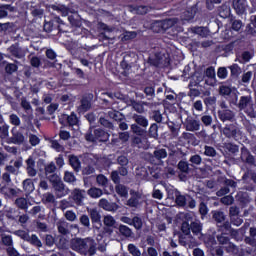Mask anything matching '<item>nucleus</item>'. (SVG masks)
Here are the masks:
<instances>
[{"mask_svg": "<svg viewBox=\"0 0 256 256\" xmlns=\"http://www.w3.org/2000/svg\"><path fill=\"white\" fill-rule=\"evenodd\" d=\"M222 133L227 139H235V141H237V137H239V129L234 124H227L223 128Z\"/></svg>", "mask_w": 256, "mask_h": 256, "instance_id": "nucleus-7", "label": "nucleus"}, {"mask_svg": "<svg viewBox=\"0 0 256 256\" xmlns=\"http://www.w3.org/2000/svg\"><path fill=\"white\" fill-rule=\"evenodd\" d=\"M216 104L217 98L215 96H209L204 98V105L206 106V109H213Z\"/></svg>", "mask_w": 256, "mask_h": 256, "instance_id": "nucleus-39", "label": "nucleus"}, {"mask_svg": "<svg viewBox=\"0 0 256 256\" xmlns=\"http://www.w3.org/2000/svg\"><path fill=\"white\" fill-rule=\"evenodd\" d=\"M198 11H199V7L197 6V4H194L193 6L188 8L184 12V19H185V21H193V19H195V15H197Z\"/></svg>", "mask_w": 256, "mask_h": 256, "instance_id": "nucleus-18", "label": "nucleus"}, {"mask_svg": "<svg viewBox=\"0 0 256 256\" xmlns=\"http://www.w3.org/2000/svg\"><path fill=\"white\" fill-rule=\"evenodd\" d=\"M96 181L98 183V185H102V187H104V189H107V187H109L110 191H113V185H109V180L106 178L105 175L100 174L96 177Z\"/></svg>", "mask_w": 256, "mask_h": 256, "instance_id": "nucleus-30", "label": "nucleus"}, {"mask_svg": "<svg viewBox=\"0 0 256 256\" xmlns=\"http://www.w3.org/2000/svg\"><path fill=\"white\" fill-rule=\"evenodd\" d=\"M165 24L163 22H156L153 24L152 28L155 33H161V31H165Z\"/></svg>", "mask_w": 256, "mask_h": 256, "instance_id": "nucleus-60", "label": "nucleus"}, {"mask_svg": "<svg viewBox=\"0 0 256 256\" xmlns=\"http://www.w3.org/2000/svg\"><path fill=\"white\" fill-rule=\"evenodd\" d=\"M119 233L123 237H131L133 235V231L131 230V228H129L128 226H125L123 224H121L119 226Z\"/></svg>", "mask_w": 256, "mask_h": 256, "instance_id": "nucleus-42", "label": "nucleus"}, {"mask_svg": "<svg viewBox=\"0 0 256 256\" xmlns=\"http://www.w3.org/2000/svg\"><path fill=\"white\" fill-rule=\"evenodd\" d=\"M29 143L32 145V147H37L39 143H41V139L38 138L37 135L35 134H30L29 135Z\"/></svg>", "mask_w": 256, "mask_h": 256, "instance_id": "nucleus-58", "label": "nucleus"}, {"mask_svg": "<svg viewBox=\"0 0 256 256\" xmlns=\"http://www.w3.org/2000/svg\"><path fill=\"white\" fill-rule=\"evenodd\" d=\"M9 121L11 125H14L15 127H19V125H21V119L19 116H17V114H11L9 116Z\"/></svg>", "mask_w": 256, "mask_h": 256, "instance_id": "nucleus-55", "label": "nucleus"}, {"mask_svg": "<svg viewBox=\"0 0 256 256\" xmlns=\"http://www.w3.org/2000/svg\"><path fill=\"white\" fill-rule=\"evenodd\" d=\"M212 214V219L215 221L218 229L219 227L223 226V223H227V215H225V212L221 210H213L211 212Z\"/></svg>", "mask_w": 256, "mask_h": 256, "instance_id": "nucleus-10", "label": "nucleus"}, {"mask_svg": "<svg viewBox=\"0 0 256 256\" xmlns=\"http://www.w3.org/2000/svg\"><path fill=\"white\" fill-rule=\"evenodd\" d=\"M95 173V167L92 165H87L82 169V175H93Z\"/></svg>", "mask_w": 256, "mask_h": 256, "instance_id": "nucleus-64", "label": "nucleus"}, {"mask_svg": "<svg viewBox=\"0 0 256 256\" xmlns=\"http://www.w3.org/2000/svg\"><path fill=\"white\" fill-rule=\"evenodd\" d=\"M128 251L131 256H140L141 255V250L135 244H129L128 245Z\"/></svg>", "mask_w": 256, "mask_h": 256, "instance_id": "nucleus-51", "label": "nucleus"}, {"mask_svg": "<svg viewBox=\"0 0 256 256\" xmlns=\"http://www.w3.org/2000/svg\"><path fill=\"white\" fill-rule=\"evenodd\" d=\"M132 225L137 230L142 229V227H143V220L141 219V217L134 216L132 218Z\"/></svg>", "mask_w": 256, "mask_h": 256, "instance_id": "nucleus-49", "label": "nucleus"}, {"mask_svg": "<svg viewBox=\"0 0 256 256\" xmlns=\"http://www.w3.org/2000/svg\"><path fill=\"white\" fill-rule=\"evenodd\" d=\"M3 65H6L4 69L7 75H13V73H17L19 69V66H17V64L15 63H9L7 61H3Z\"/></svg>", "mask_w": 256, "mask_h": 256, "instance_id": "nucleus-31", "label": "nucleus"}, {"mask_svg": "<svg viewBox=\"0 0 256 256\" xmlns=\"http://www.w3.org/2000/svg\"><path fill=\"white\" fill-rule=\"evenodd\" d=\"M218 14L222 19L231 17V7H229L227 4H222L220 7H218Z\"/></svg>", "mask_w": 256, "mask_h": 256, "instance_id": "nucleus-23", "label": "nucleus"}, {"mask_svg": "<svg viewBox=\"0 0 256 256\" xmlns=\"http://www.w3.org/2000/svg\"><path fill=\"white\" fill-rule=\"evenodd\" d=\"M93 102V94H84L80 99V105L78 106V113H87L91 109V103Z\"/></svg>", "mask_w": 256, "mask_h": 256, "instance_id": "nucleus-5", "label": "nucleus"}, {"mask_svg": "<svg viewBox=\"0 0 256 256\" xmlns=\"http://www.w3.org/2000/svg\"><path fill=\"white\" fill-rule=\"evenodd\" d=\"M65 28H67V24H65L59 16H55L49 22L44 23V31L46 33H53V31H56L53 35H56L57 37H61L62 33L67 32Z\"/></svg>", "mask_w": 256, "mask_h": 256, "instance_id": "nucleus-1", "label": "nucleus"}, {"mask_svg": "<svg viewBox=\"0 0 256 256\" xmlns=\"http://www.w3.org/2000/svg\"><path fill=\"white\" fill-rule=\"evenodd\" d=\"M28 243H31L33 247H43V243L41 242L37 234H32L31 236H29Z\"/></svg>", "mask_w": 256, "mask_h": 256, "instance_id": "nucleus-38", "label": "nucleus"}, {"mask_svg": "<svg viewBox=\"0 0 256 256\" xmlns=\"http://www.w3.org/2000/svg\"><path fill=\"white\" fill-rule=\"evenodd\" d=\"M204 155L206 157H217V150L213 146H204Z\"/></svg>", "mask_w": 256, "mask_h": 256, "instance_id": "nucleus-45", "label": "nucleus"}, {"mask_svg": "<svg viewBox=\"0 0 256 256\" xmlns=\"http://www.w3.org/2000/svg\"><path fill=\"white\" fill-rule=\"evenodd\" d=\"M88 213L90 215L92 225H101V213H99L97 208L89 209Z\"/></svg>", "mask_w": 256, "mask_h": 256, "instance_id": "nucleus-17", "label": "nucleus"}, {"mask_svg": "<svg viewBox=\"0 0 256 256\" xmlns=\"http://www.w3.org/2000/svg\"><path fill=\"white\" fill-rule=\"evenodd\" d=\"M184 127L186 131H199L201 129V121L196 120L195 118L188 116L185 119Z\"/></svg>", "mask_w": 256, "mask_h": 256, "instance_id": "nucleus-8", "label": "nucleus"}, {"mask_svg": "<svg viewBox=\"0 0 256 256\" xmlns=\"http://www.w3.org/2000/svg\"><path fill=\"white\" fill-rule=\"evenodd\" d=\"M86 251L88 252L89 256H93L95 253H97V243H95V240L89 238L88 248Z\"/></svg>", "mask_w": 256, "mask_h": 256, "instance_id": "nucleus-37", "label": "nucleus"}, {"mask_svg": "<svg viewBox=\"0 0 256 256\" xmlns=\"http://www.w3.org/2000/svg\"><path fill=\"white\" fill-rule=\"evenodd\" d=\"M64 181L65 183H75V181H77V178L75 177V174L73 172L65 171Z\"/></svg>", "mask_w": 256, "mask_h": 256, "instance_id": "nucleus-48", "label": "nucleus"}, {"mask_svg": "<svg viewBox=\"0 0 256 256\" xmlns=\"http://www.w3.org/2000/svg\"><path fill=\"white\" fill-rule=\"evenodd\" d=\"M147 135L151 139H157V137H159V125H157V123L151 124Z\"/></svg>", "mask_w": 256, "mask_h": 256, "instance_id": "nucleus-32", "label": "nucleus"}, {"mask_svg": "<svg viewBox=\"0 0 256 256\" xmlns=\"http://www.w3.org/2000/svg\"><path fill=\"white\" fill-rule=\"evenodd\" d=\"M154 157H155V159H158V160L166 159L167 150L165 148L155 150L154 151Z\"/></svg>", "mask_w": 256, "mask_h": 256, "instance_id": "nucleus-47", "label": "nucleus"}, {"mask_svg": "<svg viewBox=\"0 0 256 256\" xmlns=\"http://www.w3.org/2000/svg\"><path fill=\"white\" fill-rule=\"evenodd\" d=\"M56 227H57L58 233H60V235H69V229L67 228V222L59 221L56 223Z\"/></svg>", "mask_w": 256, "mask_h": 256, "instance_id": "nucleus-35", "label": "nucleus"}, {"mask_svg": "<svg viewBox=\"0 0 256 256\" xmlns=\"http://www.w3.org/2000/svg\"><path fill=\"white\" fill-rule=\"evenodd\" d=\"M178 169L181 171V173H189V163L181 160L178 163Z\"/></svg>", "mask_w": 256, "mask_h": 256, "instance_id": "nucleus-56", "label": "nucleus"}, {"mask_svg": "<svg viewBox=\"0 0 256 256\" xmlns=\"http://www.w3.org/2000/svg\"><path fill=\"white\" fill-rule=\"evenodd\" d=\"M116 221L115 218H113V216H105L104 217V225L106 227H113V225H115Z\"/></svg>", "mask_w": 256, "mask_h": 256, "instance_id": "nucleus-62", "label": "nucleus"}, {"mask_svg": "<svg viewBox=\"0 0 256 256\" xmlns=\"http://www.w3.org/2000/svg\"><path fill=\"white\" fill-rule=\"evenodd\" d=\"M224 149L229 155H237L239 153V145L233 144L231 142L225 143L224 144Z\"/></svg>", "mask_w": 256, "mask_h": 256, "instance_id": "nucleus-29", "label": "nucleus"}, {"mask_svg": "<svg viewBox=\"0 0 256 256\" xmlns=\"http://www.w3.org/2000/svg\"><path fill=\"white\" fill-rule=\"evenodd\" d=\"M72 199L78 207L83 206V201L85 199V190L75 189L72 192Z\"/></svg>", "mask_w": 256, "mask_h": 256, "instance_id": "nucleus-14", "label": "nucleus"}, {"mask_svg": "<svg viewBox=\"0 0 256 256\" xmlns=\"http://www.w3.org/2000/svg\"><path fill=\"white\" fill-rule=\"evenodd\" d=\"M131 132L138 137H147V128H143V126H139L137 124H132L130 126Z\"/></svg>", "mask_w": 256, "mask_h": 256, "instance_id": "nucleus-21", "label": "nucleus"}, {"mask_svg": "<svg viewBox=\"0 0 256 256\" xmlns=\"http://www.w3.org/2000/svg\"><path fill=\"white\" fill-rule=\"evenodd\" d=\"M222 0H205L206 9L208 11H213L215 9V5H219Z\"/></svg>", "mask_w": 256, "mask_h": 256, "instance_id": "nucleus-50", "label": "nucleus"}, {"mask_svg": "<svg viewBox=\"0 0 256 256\" xmlns=\"http://www.w3.org/2000/svg\"><path fill=\"white\" fill-rule=\"evenodd\" d=\"M148 115L152 121H155L156 123H163V114L159 108L150 110Z\"/></svg>", "mask_w": 256, "mask_h": 256, "instance_id": "nucleus-20", "label": "nucleus"}, {"mask_svg": "<svg viewBox=\"0 0 256 256\" xmlns=\"http://www.w3.org/2000/svg\"><path fill=\"white\" fill-rule=\"evenodd\" d=\"M59 109V103H51L47 106V113L48 115H55V111Z\"/></svg>", "mask_w": 256, "mask_h": 256, "instance_id": "nucleus-61", "label": "nucleus"}, {"mask_svg": "<svg viewBox=\"0 0 256 256\" xmlns=\"http://www.w3.org/2000/svg\"><path fill=\"white\" fill-rule=\"evenodd\" d=\"M218 117L222 123H225V121H233L235 114L230 109L218 110Z\"/></svg>", "mask_w": 256, "mask_h": 256, "instance_id": "nucleus-15", "label": "nucleus"}, {"mask_svg": "<svg viewBox=\"0 0 256 256\" xmlns=\"http://www.w3.org/2000/svg\"><path fill=\"white\" fill-rule=\"evenodd\" d=\"M110 134L109 132L101 129V128H92L90 127L87 133L85 134L86 141H90L91 143H107L109 141Z\"/></svg>", "mask_w": 256, "mask_h": 256, "instance_id": "nucleus-2", "label": "nucleus"}, {"mask_svg": "<svg viewBox=\"0 0 256 256\" xmlns=\"http://www.w3.org/2000/svg\"><path fill=\"white\" fill-rule=\"evenodd\" d=\"M233 90H231V87L222 85L219 87V94L223 97L231 95Z\"/></svg>", "mask_w": 256, "mask_h": 256, "instance_id": "nucleus-53", "label": "nucleus"}, {"mask_svg": "<svg viewBox=\"0 0 256 256\" xmlns=\"http://www.w3.org/2000/svg\"><path fill=\"white\" fill-rule=\"evenodd\" d=\"M144 93L146 97H150V99H153V97H155V86H146L144 88Z\"/></svg>", "mask_w": 256, "mask_h": 256, "instance_id": "nucleus-57", "label": "nucleus"}, {"mask_svg": "<svg viewBox=\"0 0 256 256\" xmlns=\"http://www.w3.org/2000/svg\"><path fill=\"white\" fill-rule=\"evenodd\" d=\"M227 75H228V72H227V68L225 67H220L217 71V77L219 79H227Z\"/></svg>", "mask_w": 256, "mask_h": 256, "instance_id": "nucleus-63", "label": "nucleus"}, {"mask_svg": "<svg viewBox=\"0 0 256 256\" xmlns=\"http://www.w3.org/2000/svg\"><path fill=\"white\" fill-rule=\"evenodd\" d=\"M141 197H143V195L139 191L130 190V198L127 201L128 207H139Z\"/></svg>", "mask_w": 256, "mask_h": 256, "instance_id": "nucleus-12", "label": "nucleus"}, {"mask_svg": "<svg viewBox=\"0 0 256 256\" xmlns=\"http://www.w3.org/2000/svg\"><path fill=\"white\" fill-rule=\"evenodd\" d=\"M46 179L51 183L53 189L56 191L58 197H64L65 195V184L61 180V177L56 173L46 176Z\"/></svg>", "mask_w": 256, "mask_h": 256, "instance_id": "nucleus-4", "label": "nucleus"}, {"mask_svg": "<svg viewBox=\"0 0 256 256\" xmlns=\"http://www.w3.org/2000/svg\"><path fill=\"white\" fill-rule=\"evenodd\" d=\"M9 53L13 56V57H17L18 59H21V55L19 54L21 52V49L19 48V44H12L9 48H8Z\"/></svg>", "mask_w": 256, "mask_h": 256, "instance_id": "nucleus-40", "label": "nucleus"}, {"mask_svg": "<svg viewBox=\"0 0 256 256\" xmlns=\"http://www.w3.org/2000/svg\"><path fill=\"white\" fill-rule=\"evenodd\" d=\"M240 159L242 163H246V165H255V156H253L245 146L241 148Z\"/></svg>", "mask_w": 256, "mask_h": 256, "instance_id": "nucleus-11", "label": "nucleus"}, {"mask_svg": "<svg viewBox=\"0 0 256 256\" xmlns=\"http://www.w3.org/2000/svg\"><path fill=\"white\" fill-rule=\"evenodd\" d=\"M87 195L91 197V199H99V197L103 195V190L101 188L92 186L87 190Z\"/></svg>", "mask_w": 256, "mask_h": 256, "instance_id": "nucleus-26", "label": "nucleus"}, {"mask_svg": "<svg viewBox=\"0 0 256 256\" xmlns=\"http://www.w3.org/2000/svg\"><path fill=\"white\" fill-rule=\"evenodd\" d=\"M181 231L184 235H191V224H189V218L182 222Z\"/></svg>", "mask_w": 256, "mask_h": 256, "instance_id": "nucleus-44", "label": "nucleus"}, {"mask_svg": "<svg viewBox=\"0 0 256 256\" xmlns=\"http://www.w3.org/2000/svg\"><path fill=\"white\" fill-rule=\"evenodd\" d=\"M89 239L90 238H76L74 240L71 241V249H73V251H87L88 249V243H89Z\"/></svg>", "mask_w": 256, "mask_h": 256, "instance_id": "nucleus-6", "label": "nucleus"}, {"mask_svg": "<svg viewBox=\"0 0 256 256\" xmlns=\"http://www.w3.org/2000/svg\"><path fill=\"white\" fill-rule=\"evenodd\" d=\"M175 203L178 207L187 206V197H185V195H182L179 190L175 191Z\"/></svg>", "mask_w": 256, "mask_h": 256, "instance_id": "nucleus-24", "label": "nucleus"}, {"mask_svg": "<svg viewBox=\"0 0 256 256\" xmlns=\"http://www.w3.org/2000/svg\"><path fill=\"white\" fill-rule=\"evenodd\" d=\"M45 245L47 247H53L54 245H56L55 237H53V235L51 234H47L45 237Z\"/></svg>", "mask_w": 256, "mask_h": 256, "instance_id": "nucleus-59", "label": "nucleus"}, {"mask_svg": "<svg viewBox=\"0 0 256 256\" xmlns=\"http://www.w3.org/2000/svg\"><path fill=\"white\" fill-rule=\"evenodd\" d=\"M99 207H101V209H104V211H112L113 213H115V211L119 209V205H117V203L109 202V200L105 198L99 200Z\"/></svg>", "mask_w": 256, "mask_h": 256, "instance_id": "nucleus-13", "label": "nucleus"}, {"mask_svg": "<svg viewBox=\"0 0 256 256\" xmlns=\"http://www.w3.org/2000/svg\"><path fill=\"white\" fill-rule=\"evenodd\" d=\"M218 231L221 232V234L216 236L219 245H229L231 236L237 233V231L231 227V223L229 221L223 223L222 226H219Z\"/></svg>", "mask_w": 256, "mask_h": 256, "instance_id": "nucleus-3", "label": "nucleus"}, {"mask_svg": "<svg viewBox=\"0 0 256 256\" xmlns=\"http://www.w3.org/2000/svg\"><path fill=\"white\" fill-rule=\"evenodd\" d=\"M67 123L70 127H75L79 123V118H77V114L72 112L69 116H67Z\"/></svg>", "mask_w": 256, "mask_h": 256, "instance_id": "nucleus-43", "label": "nucleus"}, {"mask_svg": "<svg viewBox=\"0 0 256 256\" xmlns=\"http://www.w3.org/2000/svg\"><path fill=\"white\" fill-rule=\"evenodd\" d=\"M68 161L75 173H79V171H81V160L78 156L71 154L68 156Z\"/></svg>", "mask_w": 256, "mask_h": 256, "instance_id": "nucleus-16", "label": "nucleus"}, {"mask_svg": "<svg viewBox=\"0 0 256 256\" xmlns=\"http://www.w3.org/2000/svg\"><path fill=\"white\" fill-rule=\"evenodd\" d=\"M190 229L193 233V235H199L201 231H203V224H201V221L194 220L190 222Z\"/></svg>", "mask_w": 256, "mask_h": 256, "instance_id": "nucleus-28", "label": "nucleus"}, {"mask_svg": "<svg viewBox=\"0 0 256 256\" xmlns=\"http://www.w3.org/2000/svg\"><path fill=\"white\" fill-rule=\"evenodd\" d=\"M108 117L110 119H113L114 121H118V122H121V121H123V119H125V115H123V113L116 111V110L109 111Z\"/></svg>", "mask_w": 256, "mask_h": 256, "instance_id": "nucleus-34", "label": "nucleus"}, {"mask_svg": "<svg viewBox=\"0 0 256 256\" xmlns=\"http://www.w3.org/2000/svg\"><path fill=\"white\" fill-rule=\"evenodd\" d=\"M11 143L14 145H23L25 143V136L21 132L12 133Z\"/></svg>", "mask_w": 256, "mask_h": 256, "instance_id": "nucleus-27", "label": "nucleus"}, {"mask_svg": "<svg viewBox=\"0 0 256 256\" xmlns=\"http://www.w3.org/2000/svg\"><path fill=\"white\" fill-rule=\"evenodd\" d=\"M133 121H135V125L143 127L144 129H147V127H149V120L143 115L134 114Z\"/></svg>", "mask_w": 256, "mask_h": 256, "instance_id": "nucleus-19", "label": "nucleus"}, {"mask_svg": "<svg viewBox=\"0 0 256 256\" xmlns=\"http://www.w3.org/2000/svg\"><path fill=\"white\" fill-rule=\"evenodd\" d=\"M250 101H251V97L241 96L238 103L239 109H245L249 105Z\"/></svg>", "mask_w": 256, "mask_h": 256, "instance_id": "nucleus-46", "label": "nucleus"}, {"mask_svg": "<svg viewBox=\"0 0 256 256\" xmlns=\"http://www.w3.org/2000/svg\"><path fill=\"white\" fill-rule=\"evenodd\" d=\"M0 192L2 195H5V197H8L9 199H13V197H17L18 191L15 188H11L9 186H3L0 188Z\"/></svg>", "mask_w": 256, "mask_h": 256, "instance_id": "nucleus-22", "label": "nucleus"}, {"mask_svg": "<svg viewBox=\"0 0 256 256\" xmlns=\"http://www.w3.org/2000/svg\"><path fill=\"white\" fill-rule=\"evenodd\" d=\"M232 7L237 15L247 13V0H232Z\"/></svg>", "mask_w": 256, "mask_h": 256, "instance_id": "nucleus-9", "label": "nucleus"}, {"mask_svg": "<svg viewBox=\"0 0 256 256\" xmlns=\"http://www.w3.org/2000/svg\"><path fill=\"white\" fill-rule=\"evenodd\" d=\"M99 123L100 125H102V127H105L106 129H113L114 127L113 123L103 116L99 118Z\"/></svg>", "mask_w": 256, "mask_h": 256, "instance_id": "nucleus-52", "label": "nucleus"}, {"mask_svg": "<svg viewBox=\"0 0 256 256\" xmlns=\"http://www.w3.org/2000/svg\"><path fill=\"white\" fill-rule=\"evenodd\" d=\"M115 191L119 197H127L129 195V188L123 184L116 185Z\"/></svg>", "mask_w": 256, "mask_h": 256, "instance_id": "nucleus-33", "label": "nucleus"}, {"mask_svg": "<svg viewBox=\"0 0 256 256\" xmlns=\"http://www.w3.org/2000/svg\"><path fill=\"white\" fill-rule=\"evenodd\" d=\"M15 204L18 209H27V199L23 197L17 198Z\"/></svg>", "mask_w": 256, "mask_h": 256, "instance_id": "nucleus-54", "label": "nucleus"}, {"mask_svg": "<svg viewBox=\"0 0 256 256\" xmlns=\"http://www.w3.org/2000/svg\"><path fill=\"white\" fill-rule=\"evenodd\" d=\"M45 176L49 177V175L55 174V171H57V166H55L54 162H50L44 167Z\"/></svg>", "mask_w": 256, "mask_h": 256, "instance_id": "nucleus-41", "label": "nucleus"}, {"mask_svg": "<svg viewBox=\"0 0 256 256\" xmlns=\"http://www.w3.org/2000/svg\"><path fill=\"white\" fill-rule=\"evenodd\" d=\"M22 185L25 193H27L28 195H31V193L35 191V184L33 183V180L31 178L25 179Z\"/></svg>", "mask_w": 256, "mask_h": 256, "instance_id": "nucleus-25", "label": "nucleus"}, {"mask_svg": "<svg viewBox=\"0 0 256 256\" xmlns=\"http://www.w3.org/2000/svg\"><path fill=\"white\" fill-rule=\"evenodd\" d=\"M9 11H12L10 4L0 5V19H5L9 16Z\"/></svg>", "mask_w": 256, "mask_h": 256, "instance_id": "nucleus-36", "label": "nucleus"}]
</instances>
